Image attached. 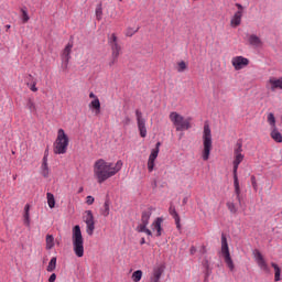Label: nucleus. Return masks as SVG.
<instances>
[{
  "instance_id": "nucleus-30",
  "label": "nucleus",
  "mask_w": 282,
  "mask_h": 282,
  "mask_svg": "<svg viewBox=\"0 0 282 282\" xmlns=\"http://www.w3.org/2000/svg\"><path fill=\"white\" fill-rule=\"evenodd\" d=\"M46 199H47L48 208H54V206H56V199L54 198V194L47 193Z\"/></svg>"
},
{
  "instance_id": "nucleus-10",
  "label": "nucleus",
  "mask_w": 282,
  "mask_h": 282,
  "mask_svg": "<svg viewBox=\"0 0 282 282\" xmlns=\"http://www.w3.org/2000/svg\"><path fill=\"white\" fill-rule=\"evenodd\" d=\"M160 147L162 143L158 142L155 149H152L149 159H148V171L149 173H153V169H155V160H158V155H160Z\"/></svg>"
},
{
  "instance_id": "nucleus-46",
  "label": "nucleus",
  "mask_w": 282,
  "mask_h": 282,
  "mask_svg": "<svg viewBox=\"0 0 282 282\" xmlns=\"http://www.w3.org/2000/svg\"><path fill=\"white\" fill-rule=\"evenodd\" d=\"M56 281V273L51 274V276L48 278V282H54Z\"/></svg>"
},
{
  "instance_id": "nucleus-21",
  "label": "nucleus",
  "mask_w": 282,
  "mask_h": 282,
  "mask_svg": "<svg viewBox=\"0 0 282 282\" xmlns=\"http://www.w3.org/2000/svg\"><path fill=\"white\" fill-rule=\"evenodd\" d=\"M152 230H156V237H162V218H156L152 223Z\"/></svg>"
},
{
  "instance_id": "nucleus-6",
  "label": "nucleus",
  "mask_w": 282,
  "mask_h": 282,
  "mask_svg": "<svg viewBox=\"0 0 282 282\" xmlns=\"http://www.w3.org/2000/svg\"><path fill=\"white\" fill-rule=\"evenodd\" d=\"M221 254L224 257L225 263L227 268L232 272L235 270V262H232V258L230 257V249L228 248V239L223 235L221 236Z\"/></svg>"
},
{
  "instance_id": "nucleus-5",
  "label": "nucleus",
  "mask_w": 282,
  "mask_h": 282,
  "mask_svg": "<svg viewBox=\"0 0 282 282\" xmlns=\"http://www.w3.org/2000/svg\"><path fill=\"white\" fill-rule=\"evenodd\" d=\"M170 120L175 126L176 131H188L191 129V118L184 119L178 112H171Z\"/></svg>"
},
{
  "instance_id": "nucleus-33",
  "label": "nucleus",
  "mask_w": 282,
  "mask_h": 282,
  "mask_svg": "<svg viewBox=\"0 0 282 282\" xmlns=\"http://www.w3.org/2000/svg\"><path fill=\"white\" fill-rule=\"evenodd\" d=\"M41 173L43 177H50V166L47 165V163H42Z\"/></svg>"
},
{
  "instance_id": "nucleus-17",
  "label": "nucleus",
  "mask_w": 282,
  "mask_h": 282,
  "mask_svg": "<svg viewBox=\"0 0 282 282\" xmlns=\"http://www.w3.org/2000/svg\"><path fill=\"white\" fill-rule=\"evenodd\" d=\"M248 43L252 47H261V45H263V42L261 41V37L258 36L257 34L249 35Z\"/></svg>"
},
{
  "instance_id": "nucleus-12",
  "label": "nucleus",
  "mask_w": 282,
  "mask_h": 282,
  "mask_svg": "<svg viewBox=\"0 0 282 282\" xmlns=\"http://www.w3.org/2000/svg\"><path fill=\"white\" fill-rule=\"evenodd\" d=\"M231 65L236 72H239L250 65V59L243 56H235L231 58Z\"/></svg>"
},
{
  "instance_id": "nucleus-53",
  "label": "nucleus",
  "mask_w": 282,
  "mask_h": 282,
  "mask_svg": "<svg viewBox=\"0 0 282 282\" xmlns=\"http://www.w3.org/2000/svg\"><path fill=\"white\" fill-rule=\"evenodd\" d=\"M7 29H10V25H7Z\"/></svg>"
},
{
  "instance_id": "nucleus-16",
  "label": "nucleus",
  "mask_w": 282,
  "mask_h": 282,
  "mask_svg": "<svg viewBox=\"0 0 282 282\" xmlns=\"http://www.w3.org/2000/svg\"><path fill=\"white\" fill-rule=\"evenodd\" d=\"M234 187L236 193V199L239 203V206H241V187L239 186V176L234 175Z\"/></svg>"
},
{
  "instance_id": "nucleus-48",
  "label": "nucleus",
  "mask_w": 282,
  "mask_h": 282,
  "mask_svg": "<svg viewBox=\"0 0 282 282\" xmlns=\"http://www.w3.org/2000/svg\"><path fill=\"white\" fill-rule=\"evenodd\" d=\"M252 186L253 189L257 191V181L254 180V176H252Z\"/></svg>"
},
{
  "instance_id": "nucleus-31",
  "label": "nucleus",
  "mask_w": 282,
  "mask_h": 282,
  "mask_svg": "<svg viewBox=\"0 0 282 282\" xmlns=\"http://www.w3.org/2000/svg\"><path fill=\"white\" fill-rule=\"evenodd\" d=\"M95 15L97 21H102V3L96 6Z\"/></svg>"
},
{
  "instance_id": "nucleus-52",
  "label": "nucleus",
  "mask_w": 282,
  "mask_h": 282,
  "mask_svg": "<svg viewBox=\"0 0 282 282\" xmlns=\"http://www.w3.org/2000/svg\"><path fill=\"white\" fill-rule=\"evenodd\" d=\"M183 203L186 204V199H184Z\"/></svg>"
},
{
  "instance_id": "nucleus-26",
  "label": "nucleus",
  "mask_w": 282,
  "mask_h": 282,
  "mask_svg": "<svg viewBox=\"0 0 282 282\" xmlns=\"http://www.w3.org/2000/svg\"><path fill=\"white\" fill-rule=\"evenodd\" d=\"M141 138H147V121L137 122Z\"/></svg>"
},
{
  "instance_id": "nucleus-24",
  "label": "nucleus",
  "mask_w": 282,
  "mask_h": 282,
  "mask_svg": "<svg viewBox=\"0 0 282 282\" xmlns=\"http://www.w3.org/2000/svg\"><path fill=\"white\" fill-rule=\"evenodd\" d=\"M170 215H172V217L176 224V228L180 230V228H182V225L180 224V214H177V212L175 210V208L173 206L170 207Z\"/></svg>"
},
{
  "instance_id": "nucleus-43",
  "label": "nucleus",
  "mask_w": 282,
  "mask_h": 282,
  "mask_svg": "<svg viewBox=\"0 0 282 282\" xmlns=\"http://www.w3.org/2000/svg\"><path fill=\"white\" fill-rule=\"evenodd\" d=\"M28 87H30L31 91H39V88L36 87V82H34L33 84H28Z\"/></svg>"
},
{
  "instance_id": "nucleus-41",
  "label": "nucleus",
  "mask_w": 282,
  "mask_h": 282,
  "mask_svg": "<svg viewBox=\"0 0 282 282\" xmlns=\"http://www.w3.org/2000/svg\"><path fill=\"white\" fill-rule=\"evenodd\" d=\"M137 32H138V29L128 28L126 30V36H133V34H135Z\"/></svg>"
},
{
  "instance_id": "nucleus-51",
  "label": "nucleus",
  "mask_w": 282,
  "mask_h": 282,
  "mask_svg": "<svg viewBox=\"0 0 282 282\" xmlns=\"http://www.w3.org/2000/svg\"><path fill=\"white\" fill-rule=\"evenodd\" d=\"M79 193H83V188L79 189Z\"/></svg>"
},
{
  "instance_id": "nucleus-50",
  "label": "nucleus",
  "mask_w": 282,
  "mask_h": 282,
  "mask_svg": "<svg viewBox=\"0 0 282 282\" xmlns=\"http://www.w3.org/2000/svg\"><path fill=\"white\" fill-rule=\"evenodd\" d=\"M193 252H195V247L191 248V253L193 254Z\"/></svg>"
},
{
  "instance_id": "nucleus-2",
  "label": "nucleus",
  "mask_w": 282,
  "mask_h": 282,
  "mask_svg": "<svg viewBox=\"0 0 282 282\" xmlns=\"http://www.w3.org/2000/svg\"><path fill=\"white\" fill-rule=\"evenodd\" d=\"M73 251L79 259L85 257V239L83 238V231H80V226H75L73 228Z\"/></svg>"
},
{
  "instance_id": "nucleus-27",
  "label": "nucleus",
  "mask_w": 282,
  "mask_h": 282,
  "mask_svg": "<svg viewBox=\"0 0 282 282\" xmlns=\"http://www.w3.org/2000/svg\"><path fill=\"white\" fill-rule=\"evenodd\" d=\"M267 122L270 124L271 129H276V118L274 117V113L270 112L267 116Z\"/></svg>"
},
{
  "instance_id": "nucleus-40",
  "label": "nucleus",
  "mask_w": 282,
  "mask_h": 282,
  "mask_svg": "<svg viewBox=\"0 0 282 282\" xmlns=\"http://www.w3.org/2000/svg\"><path fill=\"white\" fill-rule=\"evenodd\" d=\"M109 43L111 45H118V36H116V33H112L109 37Z\"/></svg>"
},
{
  "instance_id": "nucleus-36",
  "label": "nucleus",
  "mask_w": 282,
  "mask_h": 282,
  "mask_svg": "<svg viewBox=\"0 0 282 282\" xmlns=\"http://www.w3.org/2000/svg\"><path fill=\"white\" fill-rule=\"evenodd\" d=\"M47 272H54L56 270V257H53L46 268Z\"/></svg>"
},
{
  "instance_id": "nucleus-42",
  "label": "nucleus",
  "mask_w": 282,
  "mask_h": 282,
  "mask_svg": "<svg viewBox=\"0 0 282 282\" xmlns=\"http://www.w3.org/2000/svg\"><path fill=\"white\" fill-rule=\"evenodd\" d=\"M147 226H149V225H144V223H141L140 225H138L137 231L144 232L147 230Z\"/></svg>"
},
{
  "instance_id": "nucleus-1",
  "label": "nucleus",
  "mask_w": 282,
  "mask_h": 282,
  "mask_svg": "<svg viewBox=\"0 0 282 282\" xmlns=\"http://www.w3.org/2000/svg\"><path fill=\"white\" fill-rule=\"evenodd\" d=\"M122 171V161H117L116 163L107 162L105 159H99L94 164V176L97 180L98 184L107 182L117 173Z\"/></svg>"
},
{
  "instance_id": "nucleus-19",
  "label": "nucleus",
  "mask_w": 282,
  "mask_h": 282,
  "mask_svg": "<svg viewBox=\"0 0 282 282\" xmlns=\"http://www.w3.org/2000/svg\"><path fill=\"white\" fill-rule=\"evenodd\" d=\"M111 52H112V62L110 63V66L118 61V56H120V51L122 47H120V44H112L111 46Z\"/></svg>"
},
{
  "instance_id": "nucleus-44",
  "label": "nucleus",
  "mask_w": 282,
  "mask_h": 282,
  "mask_svg": "<svg viewBox=\"0 0 282 282\" xmlns=\"http://www.w3.org/2000/svg\"><path fill=\"white\" fill-rule=\"evenodd\" d=\"M50 155V152L47 150H45L44 152V156L42 159V164H47V156Z\"/></svg>"
},
{
  "instance_id": "nucleus-29",
  "label": "nucleus",
  "mask_w": 282,
  "mask_h": 282,
  "mask_svg": "<svg viewBox=\"0 0 282 282\" xmlns=\"http://www.w3.org/2000/svg\"><path fill=\"white\" fill-rule=\"evenodd\" d=\"M26 108L31 113H36V104L34 102V99L29 98L26 101Z\"/></svg>"
},
{
  "instance_id": "nucleus-39",
  "label": "nucleus",
  "mask_w": 282,
  "mask_h": 282,
  "mask_svg": "<svg viewBox=\"0 0 282 282\" xmlns=\"http://www.w3.org/2000/svg\"><path fill=\"white\" fill-rule=\"evenodd\" d=\"M135 117H137V122H144L147 121L143 117H142V111L140 109L135 110Z\"/></svg>"
},
{
  "instance_id": "nucleus-15",
  "label": "nucleus",
  "mask_w": 282,
  "mask_h": 282,
  "mask_svg": "<svg viewBox=\"0 0 282 282\" xmlns=\"http://www.w3.org/2000/svg\"><path fill=\"white\" fill-rule=\"evenodd\" d=\"M89 98H94L89 104V109H93L95 116H98L100 113V99L94 93L89 94Z\"/></svg>"
},
{
  "instance_id": "nucleus-22",
  "label": "nucleus",
  "mask_w": 282,
  "mask_h": 282,
  "mask_svg": "<svg viewBox=\"0 0 282 282\" xmlns=\"http://www.w3.org/2000/svg\"><path fill=\"white\" fill-rule=\"evenodd\" d=\"M23 224L26 228H30V204L24 206Z\"/></svg>"
},
{
  "instance_id": "nucleus-49",
  "label": "nucleus",
  "mask_w": 282,
  "mask_h": 282,
  "mask_svg": "<svg viewBox=\"0 0 282 282\" xmlns=\"http://www.w3.org/2000/svg\"><path fill=\"white\" fill-rule=\"evenodd\" d=\"M140 243H141V246H144V243H147V240L144 238H142Z\"/></svg>"
},
{
  "instance_id": "nucleus-8",
  "label": "nucleus",
  "mask_w": 282,
  "mask_h": 282,
  "mask_svg": "<svg viewBox=\"0 0 282 282\" xmlns=\"http://www.w3.org/2000/svg\"><path fill=\"white\" fill-rule=\"evenodd\" d=\"M84 221L86 224V232L91 237L96 230V220L94 219V213L91 210L85 212Z\"/></svg>"
},
{
  "instance_id": "nucleus-35",
  "label": "nucleus",
  "mask_w": 282,
  "mask_h": 282,
  "mask_svg": "<svg viewBox=\"0 0 282 282\" xmlns=\"http://www.w3.org/2000/svg\"><path fill=\"white\" fill-rule=\"evenodd\" d=\"M226 206H227L229 213H231L232 215H237V212H238L239 209L237 208V205H235V203L228 202V203L226 204Z\"/></svg>"
},
{
  "instance_id": "nucleus-28",
  "label": "nucleus",
  "mask_w": 282,
  "mask_h": 282,
  "mask_svg": "<svg viewBox=\"0 0 282 282\" xmlns=\"http://www.w3.org/2000/svg\"><path fill=\"white\" fill-rule=\"evenodd\" d=\"M45 241H46V250H52V248H54L55 246L54 236L47 234Z\"/></svg>"
},
{
  "instance_id": "nucleus-18",
  "label": "nucleus",
  "mask_w": 282,
  "mask_h": 282,
  "mask_svg": "<svg viewBox=\"0 0 282 282\" xmlns=\"http://www.w3.org/2000/svg\"><path fill=\"white\" fill-rule=\"evenodd\" d=\"M74 47V44L73 43H68L65 48L63 50V53H62V58L63 61H65L66 65L67 63H69V58H72V48Z\"/></svg>"
},
{
  "instance_id": "nucleus-32",
  "label": "nucleus",
  "mask_w": 282,
  "mask_h": 282,
  "mask_svg": "<svg viewBox=\"0 0 282 282\" xmlns=\"http://www.w3.org/2000/svg\"><path fill=\"white\" fill-rule=\"evenodd\" d=\"M142 270H137V271H134L133 273H132V275H131V280L133 281V282H140V281H142Z\"/></svg>"
},
{
  "instance_id": "nucleus-37",
  "label": "nucleus",
  "mask_w": 282,
  "mask_h": 282,
  "mask_svg": "<svg viewBox=\"0 0 282 282\" xmlns=\"http://www.w3.org/2000/svg\"><path fill=\"white\" fill-rule=\"evenodd\" d=\"M186 69H188V65H186V62L182 61L177 63L178 73L186 72Z\"/></svg>"
},
{
  "instance_id": "nucleus-25",
  "label": "nucleus",
  "mask_w": 282,
  "mask_h": 282,
  "mask_svg": "<svg viewBox=\"0 0 282 282\" xmlns=\"http://www.w3.org/2000/svg\"><path fill=\"white\" fill-rule=\"evenodd\" d=\"M271 267L274 270V281L275 282L281 281V268L279 267V264L271 262Z\"/></svg>"
},
{
  "instance_id": "nucleus-7",
  "label": "nucleus",
  "mask_w": 282,
  "mask_h": 282,
  "mask_svg": "<svg viewBox=\"0 0 282 282\" xmlns=\"http://www.w3.org/2000/svg\"><path fill=\"white\" fill-rule=\"evenodd\" d=\"M243 144L241 142H238L236 144V148L234 149V175H237V171L239 170V164L243 162Z\"/></svg>"
},
{
  "instance_id": "nucleus-4",
  "label": "nucleus",
  "mask_w": 282,
  "mask_h": 282,
  "mask_svg": "<svg viewBox=\"0 0 282 282\" xmlns=\"http://www.w3.org/2000/svg\"><path fill=\"white\" fill-rule=\"evenodd\" d=\"M69 147V137L65 133V130L59 129L57 131V138L53 144V151L55 155H65L67 148Z\"/></svg>"
},
{
  "instance_id": "nucleus-9",
  "label": "nucleus",
  "mask_w": 282,
  "mask_h": 282,
  "mask_svg": "<svg viewBox=\"0 0 282 282\" xmlns=\"http://www.w3.org/2000/svg\"><path fill=\"white\" fill-rule=\"evenodd\" d=\"M253 257L256 259V262L258 264V268L262 270L265 274H270V267L268 265V262L265 261V258H263V254L258 249L253 250Z\"/></svg>"
},
{
  "instance_id": "nucleus-3",
  "label": "nucleus",
  "mask_w": 282,
  "mask_h": 282,
  "mask_svg": "<svg viewBox=\"0 0 282 282\" xmlns=\"http://www.w3.org/2000/svg\"><path fill=\"white\" fill-rule=\"evenodd\" d=\"M210 151H213V132L210 131V126L208 123H205L203 130L202 151V158L204 162H208V160L210 159Z\"/></svg>"
},
{
  "instance_id": "nucleus-11",
  "label": "nucleus",
  "mask_w": 282,
  "mask_h": 282,
  "mask_svg": "<svg viewBox=\"0 0 282 282\" xmlns=\"http://www.w3.org/2000/svg\"><path fill=\"white\" fill-rule=\"evenodd\" d=\"M236 8L238 11L235 12L230 20V25L232 28H239V25H241V19H243V6L236 3Z\"/></svg>"
},
{
  "instance_id": "nucleus-45",
  "label": "nucleus",
  "mask_w": 282,
  "mask_h": 282,
  "mask_svg": "<svg viewBox=\"0 0 282 282\" xmlns=\"http://www.w3.org/2000/svg\"><path fill=\"white\" fill-rule=\"evenodd\" d=\"M94 202H95L94 196H87L86 197V204H88V206H91V204H94Z\"/></svg>"
},
{
  "instance_id": "nucleus-14",
  "label": "nucleus",
  "mask_w": 282,
  "mask_h": 282,
  "mask_svg": "<svg viewBox=\"0 0 282 282\" xmlns=\"http://www.w3.org/2000/svg\"><path fill=\"white\" fill-rule=\"evenodd\" d=\"M163 274H164V265L154 267L150 275V282H160Z\"/></svg>"
},
{
  "instance_id": "nucleus-38",
  "label": "nucleus",
  "mask_w": 282,
  "mask_h": 282,
  "mask_svg": "<svg viewBox=\"0 0 282 282\" xmlns=\"http://www.w3.org/2000/svg\"><path fill=\"white\" fill-rule=\"evenodd\" d=\"M21 12H22V23H28V21H30V15L28 14V9L22 8Z\"/></svg>"
},
{
  "instance_id": "nucleus-47",
  "label": "nucleus",
  "mask_w": 282,
  "mask_h": 282,
  "mask_svg": "<svg viewBox=\"0 0 282 282\" xmlns=\"http://www.w3.org/2000/svg\"><path fill=\"white\" fill-rule=\"evenodd\" d=\"M143 232H145V235H148V237H151L153 235V232L149 228H145V230Z\"/></svg>"
},
{
  "instance_id": "nucleus-23",
  "label": "nucleus",
  "mask_w": 282,
  "mask_h": 282,
  "mask_svg": "<svg viewBox=\"0 0 282 282\" xmlns=\"http://www.w3.org/2000/svg\"><path fill=\"white\" fill-rule=\"evenodd\" d=\"M270 135H271L272 140H274V142H278V143L282 142V134H281V132H279L278 128H272Z\"/></svg>"
},
{
  "instance_id": "nucleus-13",
  "label": "nucleus",
  "mask_w": 282,
  "mask_h": 282,
  "mask_svg": "<svg viewBox=\"0 0 282 282\" xmlns=\"http://www.w3.org/2000/svg\"><path fill=\"white\" fill-rule=\"evenodd\" d=\"M267 89H270V91H276V89L282 90V77H270L267 82Z\"/></svg>"
},
{
  "instance_id": "nucleus-20",
  "label": "nucleus",
  "mask_w": 282,
  "mask_h": 282,
  "mask_svg": "<svg viewBox=\"0 0 282 282\" xmlns=\"http://www.w3.org/2000/svg\"><path fill=\"white\" fill-rule=\"evenodd\" d=\"M151 215H153V208L149 207L142 212L141 223L144 225H149V220L151 219Z\"/></svg>"
},
{
  "instance_id": "nucleus-34",
  "label": "nucleus",
  "mask_w": 282,
  "mask_h": 282,
  "mask_svg": "<svg viewBox=\"0 0 282 282\" xmlns=\"http://www.w3.org/2000/svg\"><path fill=\"white\" fill-rule=\"evenodd\" d=\"M109 200H106L104 208L100 209V215H102V217H109Z\"/></svg>"
}]
</instances>
